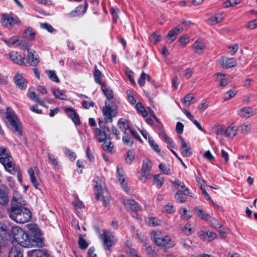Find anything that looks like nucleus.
Wrapping results in <instances>:
<instances>
[{
  "mask_svg": "<svg viewBox=\"0 0 257 257\" xmlns=\"http://www.w3.org/2000/svg\"><path fill=\"white\" fill-rule=\"evenodd\" d=\"M12 234L16 241L24 247H31L37 246L42 247L43 242L41 238L36 239L30 238L29 235L22 228L19 226H14L11 230Z\"/></svg>",
  "mask_w": 257,
  "mask_h": 257,
  "instance_id": "nucleus-1",
  "label": "nucleus"
},
{
  "mask_svg": "<svg viewBox=\"0 0 257 257\" xmlns=\"http://www.w3.org/2000/svg\"><path fill=\"white\" fill-rule=\"evenodd\" d=\"M151 238L157 246L165 250L175 245V242L171 236L164 234L160 230H153L151 233Z\"/></svg>",
  "mask_w": 257,
  "mask_h": 257,
  "instance_id": "nucleus-2",
  "label": "nucleus"
},
{
  "mask_svg": "<svg viewBox=\"0 0 257 257\" xmlns=\"http://www.w3.org/2000/svg\"><path fill=\"white\" fill-rule=\"evenodd\" d=\"M8 213L12 220L19 223H26L31 218V211L27 207H11Z\"/></svg>",
  "mask_w": 257,
  "mask_h": 257,
  "instance_id": "nucleus-3",
  "label": "nucleus"
},
{
  "mask_svg": "<svg viewBox=\"0 0 257 257\" xmlns=\"http://www.w3.org/2000/svg\"><path fill=\"white\" fill-rule=\"evenodd\" d=\"M7 122L9 123L11 129L20 136L22 135V127L21 124L14 111L10 107L7 108Z\"/></svg>",
  "mask_w": 257,
  "mask_h": 257,
  "instance_id": "nucleus-4",
  "label": "nucleus"
},
{
  "mask_svg": "<svg viewBox=\"0 0 257 257\" xmlns=\"http://www.w3.org/2000/svg\"><path fill=\"white\" fill-rule=\"evenodd\" d=\"M102 111L105 121L107 123L111 122L112 117L116 116L118 113L116 105L108 101H105V106Z\"/></svg>",
  "mask_w": 257,
  "mask_h": 257,
  "instance_id": "nucleus-5",
  "label": "nucleus"
},
{
  "mask_svg": "<svg viewBox=\"0 0 257 257\" xmlns=\"http://www.w3.org/2000/svg\"><path fill=\"white\" fill-rule=\"evenodd\" d=\"M99 237L102 241L103 248L105 250H109L114 245L117 240L114 233L109 230L103 231Z\"/></svg>",
  "mask_w": 257,
  "mask_h": 257,
  "instance_id": "nucleus-6",
  "label": "nucleus"
},
{
  "mask_svg": "<svg viewBox=\"0 0 257 257\" xmlns=\"http://www.w3.org/2000/svg\"><path fill=\"white\" fill-rule=\"evenodd\" d=\"M20 23V20L16 15L5 14L2 16V25L9 29H12L15 25H19Z\"/></svg>",
  "mask_w": 257,
  "mask_h": 257,
  "instance_id": "nucleus-7",
  "label": "nucleus"
},
{
  "mask_svg": "<svg viewBox=\"0 0 257 257\" xmlns=\"http://www.w3.org/2000/svg\"><path fill=\"white\" fill-rule=\"evenodd\" d=\"M152 167V163L149 160L146 159L143 161L142 168L140 172L141 177L139 178L141 181H145L149 178Z\"/></svg>",
  "mask_w": 257,
  "mask_h": 257,
  "instance_id": "nucleus-8",
  "label": "nucleus"
},
{
  "mask_svg": "<svg viewBox=\"0 0 257 257\" xmlns=\"http://www.w3.org/2000/svg\"><path fill=\"white\" fill-rule=\"evenodd\" d=\"M124 172L121 167L117 166V177L119 181L122 189L126 193L130 191V188L128 187L127 183L125 182Z\"/></svg>",
  "mask_w": 257,
  "mask_h": 257,
  "instance_id": "nucleus-9",
  "label": "nucleus"
},
{
  "mask_svg": "<svg viewBox=\"0 0 257 257\" xmlns=\"http://www.w3.org/2000/svg\"><path fill=\"white\" fill-rule=\"evenodd\" d=\"M256 113L255 109L250 107L245 106L242 107L237 111V114L241 117L248 118Z\"/></svg>",
  "mask_w": 257,
  "mask_h": 257,
  "instance_id": "nucleus-10",
  "label": "nucleus"
},
{
  "mask_svg": "<svg viewBox=\"0 0 257 257\" xmlns=\"http://www.w3.org/2000/svg\"><path fill=\"white\" fill-rule=\"evenodd\" d=\"M5 167L6 170L11 174L16 173L15 164L13 162V159L11 156L7 158L1 162Z\"/></svg>",
  "mask_w": 257,
  "mask_h": 257,
  "instance_id": "nucleus-11",
  "label": "nucleus"
},
{
  "mask_svg": "<svg viewBox=\"0 0 257 257\" xmlns=\"http://www.w3.org/2000/svg\"><path fill=\"white\" fill-rule=\"evenodd\" d=\"M15 82L17 87L21 90L25 89L27 87L28 81L23 74H17L14 77Z\"/></svg>",
  "mask_w": 257,
  "mask_h": 257,
  "instance_id": "nucleus-12",
  "label": "nucleus"
},
{
  "mask_svg": "<svg viewBox=\"0 0 257 257\" xmlns=\"http://www.w3.org/2000/svg\"><path fill=\"white\" fill-rule=\"evenodd\" d=\"M26 203L22 196L16 192L14 194L13 201L11 207L22 208L25 207Z\"/></svg>",
  "mask_w": 257,
  "mask_h": 257,
  "instance_id": "nucleus-13",
  "label": "nucleus"
},
{
  "mask_svg": "<svg viewBox=\"0 0 257 257\" xmlns=\"http://www.w3.org/2000/svg\"><path fill=\"white\" fill-rule=\"evenodd\" d=\"M88 4L86 2L84 6L80 5L76 7L75 9L72 11L71 13L68 14V16L69 17H75L80 16L81 14H84L86 12L87 8L88 7Z\"/></svg>",
  "mask_w": 257,
  "mask_h": 257,
  "instance_id": "nucleus-14",
  "label": "nucleus"
},
{
  "mask_svg": "<svg viewBox=\"0 0 257 257\" xmlns=\"http://www.w3.org/2000/svg\"><path fill=\"white\" fill-rule=\"evenodd\" d=\"M65 111L67 115L71 118V120L76 125H79L80 124L79 115L72 108H66Z\"/></svg>",
  "mask_w": 257,
  "mask_h": 257,
  "instance_id": "nucleus-15",
  "label": "nucleus"
},
{
  "mask_svg": "<svg viewBox=\"0 0 257 257\" xmlns=\"http://www.w3.org/2000/svg\"><path fill=\"white\" fill-rule=\"evenodd\" d=\"M192 196L189 193V189L185 188L183 190H178L175 195V198L177 202L182 203L185 201L186 200V195Z\"/></svg>",
  "mask_w": 257,
  "mask_h": 257,
  "instance_id": "nucleus-16",
  "label": "nucleus"
},
{
  "mask_svg": "<svg viewBox=\"0 0 257 257\" xmlns=\"http://www.w3.org/2000/svg\"><path fill=\"white\" fill-rule=\"evenodd\" d=\"M95 196L97 199H101L103 205L106 206L109 202L108 198L102 196V189L100 185L96 184L94 187Z\"/></svg>",
  "mask_w": 257,
  "mask_h": 257,
  "instance_id": "nucleus-17",
  "label": "nucleus"
},
{
  "mask_svg": "<svg viewBox=\"0 0 257 257\" xmlns=\"http://www.w3.org/2000/svg\"><path fill=\"white\" fill-rule=\"evenodd\" d=\"M35 53V51L28 49L27 59L30 65L32 66H36L39 63V56Z\"/></svg>",
  "mask_w": 257,
  "mask_h": 257,
  "instance_id": "nucleus-18",
  "label": "nucleus"
},
{
  "mask_svg": "<svg viewBox=\"0 0 257 257\" xmlns=\"http://www.w3.org/2000/svg\"><path fill=\"white\" fill-rule=\"evenodd\" d=\"M219 63L224 68H231L236 66V61L232 58H228L227 57H222L220 59Z\"/></svg>",
  "mask_w": 257,
  "mask_h": 257,
  "instance_id": "nucleus-19",
  "label": "nucleus"
},
{
  "mask_svg": "<svg viewBox=\"0 0 257 257\" xmlns=\"http://www.w3.org/2000/svg\"><path fill=\"white\" fill-rule=\"evenodd\" d=\"M92 132L99 142L102 143L106 140L105 127L103 128V131L97 127L94 128Z\"/></svg>",
  "mask_w": 257,
  "mask_h": 257,
  "instance_id": "nucleus-20",
  "label": "nucleus"
},
{
  "mask_svg": "<svg viewBox=\"0 0 257 257\" xmlns=\"http://www.w3.org/2000/svg\"><path fill=\"white\" fill-rule=\"evenodd\" d=\"M10 59L14 63L19 64H24L25 57L21 56L18 52L13 51L9 54Z\"/></svg>",
  "mask_w": 257,
  "mask_h": 257,
  "instance_id": "nucleus-21",
  "label": "nucleus"
},
{
  "mask_svg": "<svg viewBox=\"0 0 257 257\" xmlns=\"http://www.w3.org/2000/svg\"><path fill=\"white\" fill-rule=\"evenodd\" d=\"M180 139L181 143V149L182 150L181 152L182 155L185 157H190L192 154L191 147L186 144L184 139L181 136H180Z\"/></svg>",
  "mask_w": 257,
  "mask_h": 257,
  "instance_id": "nucleus-22",
  "label": "nucleus"
},
{
  "mask_svg": "<svg viewBox=\"0 0 257 257\" xmlns=\"http://www.w3.org/2000/svg\"><path fill=\"white\" fill-rule=\"evenodd\" d=\"M123 204L127 209H130L133 211H137L140 208L138 203L133 199L124 200L123 201Z\"/></svg>",
  "mask_w": 257,
  "mask_h": 257,
  "instance_id": "nucleus-23",
  "label": "nucleus"
},
{
  "mask_svg": "<svg viewBox=\"0 0 257 257\" xmlns=\"http://www.w3.org/2000/svg\"><path fill=\"white\" fill-rule=\"evenodd\" d=\"M224 19L223 14H215L211 16L206 21L207 23L209 25H215L221 22Z\"/></svg>",
  "mask_w": 257,
  "mask_h": 257,
  "instance_id": "nucleus-24",
  "label": "nucleus"
},
{
  "mask_svg": "<svg viewBox=\"0 0 257 257\" xmlns=\"http://www.w3.org/2000/svg\"><path fill=\"white\" fill-rule=\"evenodd\" d=\"M237 128L234 123H231L225 129L224 136L233 139L236 135Z\"/></svg>",
  "mask_w": 257,
  "mask_h": 257,
  "instance_id": "nucleus-25",
  "label": "nucleus"
},
{
  "mask_svg": "<svg viewBox=\"0 0 257 257\" xmlns=\"http://www.w3.org/2000/svg\"><path fill=\"white\" fill-rule=\"evenodd\" d=\"M182 29L180 27H176L168 32L167 37L170 40L171 43L176 40L177 36L182 32Z\"/></svg>",
  "mask_w": 257,
  "mask_h": 257,
  "instance_id": "nucleus-26",
  "label": "nucleus"
},
{
  "mask_svg": "<svg viewBox=\"0 0 257 257\" xmlns=\"http://www.w3.org/2000/svg\"><path fill=\"white\" fill-rule=\"evenodd\" d=\"M192 48L195 53L201 54L204 50L205 46L203 42L197 40L193 44Z\"/></svg>",
  "mask_w": 257,
  "mask_h": 257,
  "instance_id": "nucleus-27",
  "label": "nucleus"
},
{
  "mask_svg": "<svg viewBox=\"0 0 257 257\" xmlns=\"http://www.w3.org/2000/svg\"><path fill=\"white\" fill-rule=\"evenodd\" d=\"M27 95L31 100L37 102L41 106H45L44 101L41 100L39 97H38L35 92L34 91H31L30 89H29L28 91Z\"/></svg>",
  "mask_w": 257,
  "mask_h": 257,
  "instance_id": "nucleus-28",
  "label": "nucleus"
},
{
  "mask_svg": "<svg viewBox=\"0 0 257 257\" xmlns=\"http://www.w3.org/2000/svg\"><path fill=\"white\" fill-rule=\"evenodd\" d=\"M23 36L28 40L32 41L35 39V32L32 28L28 27L25 30Z\"/></svg>",
  "mask_w": 257,
  "mask_h": 257,
  "instance_id": "nucleus-29",
  "label": "nucleus"
},
{
  "mask_svg": "<svg viewBox=\"0 0 257 257\" xmlns=\"http://www.w3.org/2000/svg\"><path fill=\"white\" fill-rule=\"evenodd\" d=\"M9 257H24L20 248L17 246H13L10 250Z\"/></svg>",
  "mask_w": 257,
  "mask_h": 257,
  "instance_id": "nucleus-30",
  "label": "nucleus"
},
{
  "mask_svg": "<svg viewBox=\"0 0 257 257\" xmlns=\"http://www.w3.org/2000/svg\"><path fill=\"white\" fill-rule=\"evenodd\" d=\"M194 213L197 216L199 217L203 220H206L211 217L210 215L207 214L202 209L198 207L194 209Z\"/></svg>",
  "mask_w": 257,
  "mask_h": 257,
  "instance_id": "nucleus-31",
  "label": "nucleus"
},
{
  "mask_svg": "<svg viewBox=\"0 0 257 257\" xmlns=\"http://www.w3.org/2000/svg\"><path fill=\"white\" fill-rule=\"evenodd\" d=\"M33 257H51V255L45 250L34 249L32 251Z\"/></svg>",
  "mask_w": 257,
  "mask_h": 257,
  "instance_id": "nucleus-32",
  "label": "nucleus"
},
{
  "mask_svg": "<svg viewBox=\"0 0 257 257\" xmlns=\"http://www.w3.org/2000/svg\"><path fill=\"white\" fill-rule=\"evenodd\" d=\"M28 228L30 233L34 236V238L32 239H36L37 237L40 238V231L36 225L31 224L29 225Z\"/></svg>",
  "mask_w": 257,
  "mask_h": 257,
  "instance_id": "nucleus-33",
  "label": "nucleus"
},
{
  "mask_svg": "<svg viewBox=\"0 0 257 257\" xmlns=\"http://www.w3.org/2000/svg\"><path fill=\"white\" fill-rule=\"evenodd\" d=\"M101 90L108 100H110L113 97V92L112 89L107 87L104 84H102Z\"/></svg>",
  "mask_w": 257,
  "mask_h": 257,
  "instance_id": "nucleus-34",
  "label": "nucleus"
},
{
  "mask_svg": "<svg viewBox=\"0 0 257 257\" xmlns=\"http://www.w3.org/2000/svg\"><path fill=\"white\" fill-rule=\"evenodd\" d=\"M52 92L56 98L62 99H67V96L65 94V91L59 89H53Z\"/></svg>",
  "mask_w": 257,
  "mask_h": 257,
  "instance_id": "nucleus-35",
  "label": "nucleus"
},
{
  "mask_svg": "<svg viewBox=\"0 0 257 257\" xmlns=\"http://www.w3.org/2000/svg\"><path fill=\"white\" fill-rule=\"evenodd\" d=\"M164 181V178L161 174L155 175L154 176V182L156 187L160 189L163 186Z\"/></svg>",
  "mask_w": 257,
  "mask_h": 257,
  "instance_id": "nucleus-36",
  "label": "nucleus"
},
{
  "mask_svg": "<svg viewBox=\"0 0 257 257\" xmlns=\"http://www.w3.org/2000/svg\"><path fill=\"white\" fill-rule=\"evenodd\" d=\"M9 202L8 193L6 191L0 189V204L5 205Z\"/></svg>",
  "mask_w": 257,
  "mask_h": 257,
  "instance_id": "nucleus-37",
  "label": "nucleus"
},
{
  "mask_svg": "<svg viewBox=\"0 0 257 257\" xmlns=\"http://www.w3.org/2000/svg\"><path fill=\"white\" fill-rule=\"evenodd\" d=\"M237 90L234 89H231L225 93L223 95V99L224 101H227L233 98L237 94Z\"/></svg>",
  "mask_w": 257,
  "mask_h": 257,
  "instance_id": "nucleus-38",
  "label": "nucleus"
},
{
  "mask_svg": "<svg viewBox=\"0 0 257 257\" xmlns=\"http://www.w3.org/2000/svg\"><path fill=\"white\" fill-rule=\"evenodd\" d=\"M146 221L149 225L152 226L160 225L162 223L161 220H159L158 218L154 217H148L146 219Z\"/></svg>",
  "mask_w": 257,
  "mask_h": 257,
  "instance_id": "nucleus-39",
  "label": "nucleus"
},
{
  "mask_svg": "<svg viewBox=\"0 0 257 257\" xmlns=\"http://www.w3.org/2000/svg\"><path fill=\"white\" fill-rule=\"evenodd\" d=\"M225 129L221 125H217L212 128V133L217 135L224 136Z\"/></svg>",
  "mask_w": 257,
  "mask_h": 257,
  "instance_id": "nucleus-40",
  "label": "nucleus"
},
{
  "mask_svg": "<svg viewBox=\"0 0 257 257\" xmlns=\"http://www.w3.org/2000/svg\"><path fill=\"white\" fill-rule=\"evenodd\" d=\"M28 172L30 176V180L32 183L33 184L35 188H37L38 184L35 177V172L34 171V170L32 168H31L29 169Z\"/></svg>",
  "mask_w": 257,
  "mask_h": 257,
  "instance_id": "nucleus-41",
  "label": "nucleus"
},
{
  "mask_svg": "<svg viewBox=\"0 0 257 257\" xmlns=\"http://www.w3.org/2000/svg\"><path fill=\"white\" fill-rule=\"evenodd\" d=\"M46 73L48 76V77L52 81H53L55 82L58 83L59 82V79L54 71L52 70H46L45 71Z\"/></svg>",
  "mask_w": 257,
  "mask_h": 257,
  "instance_id": "nucleus-42",
  "label": "nucleus"
},
{
  "mask_svg": "<svg viewBox=\"0 0 257 257\" xmlns=\"http://www.w3.org/2000/svg\"><path fill=\"white\" fill-rule=\"evenodd\" d=\"M180 242L182 246L186 249H189L191 247L192 242L189 238L181 239Z\"/></svg>",
  "mask_w": 257,
  "mask_h": 257,
  "instance_id": "nucleus-43",
  "label": "nucleus"
},
{
  "mask_svg": "<svg viewBox=\"0 0 257 257\" xmlns=\"http://www.w3.org/2000/svg\"><path fill=\"white\" fill-rule=\"evenodd\" d=\"M7 149L4 147L0 148V162L2 160L6 159L7 158L10 157Z\"/></svg>",
  "mask_w": 257,
  "mask_h": 257,
  "instance_id": "nucleus-44",
  "label": "nucleus"
},
{
  "mask_svg": "<svg viewBox=\"0 0 257 257\" xmlns=\"http://www.w3.org/2000/svg\"><path fill=\"white\" fill-rule=\"evenodd\" d=\"M94 78L95 82L101 85V86L102 84H103L101 81V79L102 78L101 72L99 70L96 69V67H95V71L94 72Z\"/></svg>",
  "mask_w": 257,
  "mask_h": 257,
  "instance_id": "nucleus-45",
  "label": "nucleus"
},
{
  "mask_svg": "<svg viewBox=\"0 0 257 257\" xmlns=\"http://www.w3.org/2000/svg\"><path fill=\"white\" fill-rule=\"evenodd\" d=\"M118 125L120 130L124 132L125 134V132L127 129H130L129 125L126 123L125 120L120 119L118 122Z\"/></svg>",
  "mask_w": 257,
  "mask_h": 257,
  "instance_id": "nucleus-46",
  "label": "nucleus"
},
{
  "mask_svg": "<svg viewBox=\"0 0 257 257\" xmlns=\"http://www.w3.org/2000/svg\"><path fill=\"white\" fill-rule=\"evenodd\" d=\"M136 108L139 111L143 116L146 117L148 115V112L145 109V107L142 105V103L138 102L136 104Z\"/></svg>",
  "mask_w": 257,
  "mask_h": 257,
  "instance_id": "nucleus-47",
  "label": "nucleus"
},
{
  "mask_svg": "<svg viewBox=\"0 0 257 257\" xmlns=\"http://www.w3.org/2000/svg\"><path fill=\"white\" fill-rule=\"evenodd\" d=\"M194 97L192 94H188L184 97L183 102L186 106H189L194 102Z\"/></svg>",
  "mask_w": 257,
  "mask_h": 257,
  "instance_id": "nucleus-48",
  "label": "nucleus"
},
{
  "mask_svg": "<svg viewBox=\"0 0 257 257\" xmlns=\"http://www.w3.org/2000/svg\"><path fill=\"white\" fill-rule=\"evenodd\" d=\"M134 152L132 150L128 151L125 158V162L127 164H131L134 160Z\"/></svg>",
  "mask_w": 257,
  "mask_h": 257,
  "instance_id": "nucleus-49",
  "label": "nucleus"
},
{
  "mask_svg": "<svg viewBox=\"0 0 257 257\" xmlns=\"http://www.w3.org/2000/svg\"><path fill=\"white\" fill-rule=\"evenodd\" d=\"M251 124L249 123L245 122L241 125L240 131L241 133L246 134L251 130Z\"/></svg>",
  "mask_w": 257,
  "mask_h": 257,
  "instance_id": "nucleus-50",
  "label": "nucleus"
},
{
  "mask_svg": "<svg viewBox=\"0 0 257 257\" xmlns=\"http://www.w3.org/2000/svg\"><path fill=\"white\" fill-rule=\"evenodd\" d=\"M183 231L187 235H190L194 230V228L189 223H187L183 228Z\"/></svg>",
  "mask_w": 257,
  "mask_h": 257,
  "instance_id": "nucleus-51",
  "label": "nucleus"
},
{
  "mask_svg": "<svg viewBox=\"0 0 257 257\" xmlns=\"http://www.w3.org/2000/svg\"><path fill=\"white\" fill-rule=\"evenodd\" d=\"M78 243L79 247L81 249H85L88 247V243L87 241L82 237L81 235H80L78 240Z\"/></svg>",
  "mask_w": 257,
  "mask_h": 257,
  "instance_id": "nucleus-52",
  "label": "nucleus"
},
{
  "mask_svg": "<svg viewBox=\"0 0 257 257\" xmlns=\"http://www.w3.org/2000/svg\"><path fill=\"white\" fill-rule=\"evenodd\" d=\"M161 134H162L163 137L165 139V141L166 143L169 144L171 147L173 148H175V145L174 144L173 142L172 141V140L166 134V133L163 131H162L161 132Z\"/></svg>",
  "mask_w": 257,
  "mask_h": 257,
  "instance_id": "nucleus-53",
  "label": "nucleus"
},
{
  "mask_svg": "<svg viewBox=\"0 0 257 257\" xmlns=\"http://www.w3.org/2000/svg\"><path fill=\"white\" fill-rule=\"evenodd\" d=\"M102 147L104 150L111 152L112 151L113 145L111 142H107L105 141L103 142Z\"/></svg>",
  "mask_w": 257,
  "mask_h": 257,
  "instance_id": "nucleus-54",
  "label": "nucleus"
},
{
  "mask_svg": "<svg viewBox=\"0 0 257 257\" xmlns=\"http://www.w3.org/2000/svg\"><path fill=\"white\" fill-rule=\"evenodd\" d=\"M149 143L150 145L151 146L152 148L156 152H159L160 149L159 147V146L157 143H156L155 141L151 137L149 138Z\"/></svg>",
  "mask_w": 257,
  "mask_h": 257,
  "instance_id": "nucleus-55",
  "label": "nucleus"
},
{
  "mask_svg": "<svg viewBox=\"0 0 257 257\" xmlns=\"http://www.w3.org/2000/svg\"><path fill=\"white\" fill-rule=\"evenodd\" d=\"M122 141L125 145L128 146H132L134 143L133 139L128 135H125L122 137Z\"/></svg>",
  "mask_w": 257,
  "mask_h": 257,
  "instance_id": "nucleus-56",
  "label": "nucleus"
},
{
  "mask_svg": "<svg viewBox=\"0 0 257 257\" xmlns=\"http://www.w3.org/2000/svg\"><path fill=\"white\" fill-rule=\"evenodd\" d=\"M65 154L71 161L74 160L76 157L75 154L68 148L65 149Z\"/></svg>",
  "mask_w": 257,
  "mask_h": 257,
  "instance_id": "nucleus-57",
  "label": "nucleus"
},
{
  "mask_svg": "<svg viewBox=\"0 0 257 257\" xmlns=\"http://www.w3.org/2000/svg\"><path fill=\"white\" fill-rule=\"evenodd\" d=\"M146 79H147V74H146L144 72H142V73L139 79V80H138L139 84L141 86H144L145 83Z\"/></svg>",
  "mask_w": 257,
  "mask_h": 257,
  "instance_id": "nucleus-58",
  "label": "nucleus"
},
{
  "mask_svg": "<svg viewBox=\"0 0 257 257\" xmlns=\"http://www.w3.org/2000/svg\"><path fill=\"white\" fill-rule=\"evenodd\" d=\"M240 0H227L225 3L224 7L225 8H228L231 6H235L240 3Z\"/></svg>",
  "mask_w": 257,
  "mask_h": 257,
  "instance_id": "nucleus-59",
  "label": "nucleus"
},
{
  "mask_svg": "<svg viewBox=\"0 0 257 257\" xmlns=\"http://www.w3.org/2000/svg\"><path fill=\"white\" fill-rule=\"evenodd\" d=\"M189 41V38L186 35L181 37L179 40L180 45L182 46H185Z\"/></svg>",
  "mask_w": 257,
  "mask_h": 257,
  "instance_id": "nucleus-60",
  "label": "nucleus"
},
{
  "mask_svg": "<svg viewBox=\"0 0 257 257\" xmlns=\"http://www.w3.org/2000/svg\"><path fill=\"white\" fill-rule=\"evenodd\" d=\"M246 27L249 29H253L257 28V20H254L247 22L246 24Z\"/></svg>",
  "mask_w": 257,
  "mask_h": 257,
  "instance_id": "nucleus-61",
  "label": "nucleus"
},
{
  "mask_svg": "<svg viewBox=\"0 0 257 257\" xmlns=\"http://www.w3.org/2000/svg\"><path fill=\"white\" fill-rule=\"evenodd\" d=\"M41 27L43 29L47 30L50 33H52L54 31V29L52 26L48 23L41 24Z\"/></svg>",
  "mask_w": 257,
  "mask_h": 257,
  "instance_id": "nucleus-62",
  "label": "nucleus"
},
{
  "mask_svg": "<svg viewBox=\"0 0 257 257\" xmlns=\"http://www.w3.org/2000/svg\"><path fill=\"white\" fill-rule=\"evenodd\" d=\"M48 158L49 159V161L54 165H58L59 162L58 161L57 158L55 157V156L53 154H48Z\"/></svg>",
  "mask_w": 257,
  "mask_h": 257,
  "instance_id": "nucleus-63",
  "label": "nucleus"
},
{
  "mask_svg": "<svg viewBox=\"0 0 257 257\" xmlns=\"http://www.w3.org/2000/svg\"><path fill=\"white\" fill-rule=\"evenodd\" d=\"M147 253L152 256H157V252L152 246H149L146 248Z\"/></svg>",
  "mask_w": 257,
  "mask_h": 257,
  "instance_id": "nucleus-64",
  "label": "nucleus"
}]
</instances>
